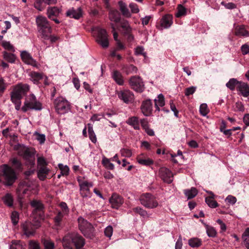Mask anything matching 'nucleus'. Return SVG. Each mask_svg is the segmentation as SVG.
<instances>
[{
    "label": "nucleus",
    "instance_id": "obj_1",
    "mask_svg": "<svg viewBox=\"0 0 249 249\" xmlns=\"http://www.w3.org/2000/svg\"><path fill=\"white\" fill-rule=\"evenodd\" d=\"M30 90V86L27 84L19 83L14 86L10 93L11 101L15 105V109H20L21 99Z\"/></svg>",
    "mask_w": 249,
    "mask_h": 249
},
{
    "label": "nucleus",
    "instance_id": "obj_2",
    "mask_svg": "<svg viewBox=\"0 0 249 249\" xmlns=\"http://www.w3.org/2000/svg\"><path fill=\"white\" fill-rule=\"evenodd\" d=\"M18 178L16 171L7 164L0 165V182L5 186L13 185Z\"/></svg>",
    "mask_w": 249,
    "mask_h": 249
},
{
    "label": "nucleus",
    "instance_id": "obj_3",
    "mask_svg": "<svg viewBox=\"0 0 249 249\" xmlns=\"http://www.w3.org/2000/svg\"><path fill=\"white\" fill-rule=\"evenodd\" d=\"M62 244L64 249H73V246L76 249H83L85 241L78 233L71 232L63 237Z\"/></svg>",
    "mask_w": 249,
    "mask_h": 249
},
{
    "label": "nucleus",
    "instance_id": "obj_4",
    "mask_svg": "<svg viewBox=\"0 0 249 249\" xmlns=\"http://www.w3.org/2000/svg\"><path fill=\"white\" fill-rule=\"evenodd\" d=\"M36 22L41 37L44 40H49L52 29L47 18L45 17L38 16L36 18Z\"/></svg>",
    "mask_w": 249,
    "mask_h": 249
},
{
    "label": "nucleus",
    "instance_id": "obj_5",
    "mask_svg": "<svg viewBox=\"0 0 249 249\" xmlns=\"http://www.w3.org/2000/svg\"><path fill=\"white\" fill-rule=\"evenodd\" d=\"M42 109V104L37 100L34 94H30L25 98L23 106L20 109L26 112L29 110H41Z\"/></svg>",
    "mask_w": 249,
    "mask_h": 249
},
{
    "label": "nucleus",
    "instance_id": "obj_6",
    "mask_svg": "<svg viewBox=\"0 0 249 249\" xmlns=\"http://www.w3.org/2000/svg\"><path fill=\"white\" fill-rule=\"evenodd\" d=\"M141 204L147 209H154L159 206L156 196L150 193L142 194L140 197Z\"/></svg>",
    "mask_w": 249,
    "mask_h": 249
},
{
    "label": "nucleus",
    "instance_id": "obj_7",
    "mask_svg": "<svg viewBox=\"0 0 249 249\" xmlns=\"http://www.w3.org/2000/svg\"><path fill=\"white\" fill-rule=\"evenodd\" d=\"M77 221L78 228L85 237H91L93 235L94 229L89 222L81 216L78 217Z\"/></svg>",
    "mask_w": 249,
    "mask_h": 249
},
{
    "label": "nucleus",
    "instance_id": "obj_8",
    "mask_svg": "<svg viewBox=\"0 0 249 249\" xmlns=\"http://www.w3.org/2000/svg\"><path fill=\"white\" fill-rule=\"evenodd\" d=\"M31 206L34 208L32 212V215L34 219H39L43 220L44 219V213L43 211L44 207L40 201L33 200L30 203Z\"/></svg>",
    "mask_w": 249,
    "mask_h": 249
},
{
    "label": "nucleus",
    "instance_id": "obj_9",
    "mask_svg": "<svg viewBox=\"0 0 249 249\" xmlns=\"http://www.w3.org/2000/svg\"><path fill=\"white\" fill-rule=\"evenodd\" d=\"M41 220L39 219H34L33 223L26 222L22 225L24 234L28 237L33 235L36 229L40 227Z\"/></svg>",
    "mask_w": 249,
    "mask_h": 249
},
{
    "label": "nucleus",
    "instance_id": "obj_10",
    "mask_svg": "<svg viewBox=\"0 0 249 249\" xmlns=\"http://www.w3.org/2000/svg\"><path fill=\"white\" fill-rule=\"evenodd\" d=\"M55 110L59 114H64L70 109L69 102L62 97H59L54 101Z\"/></svg>",
    "mask_w": 249,
    "mask_h": 249
},
{
    "label": "nucleus",
    "instance_id": "obj_11",
    "mask_svg": "<svg viewBox=\"0 0 249 249\" xmlns=\"http://www.w3.org/2000/svg\"><path fill=\"white\" fill-rule=\"evenodd\" d=\"M129 83L131 88L137 92H142L144 90L143 82L139 76H134L131 77Z\"/></svg>",
    "mask_w": 249,
    "mask_h": 249
},
{
    "label": "nucleus",
    "instance_id": "obj_12",
    "mask_svg": "<svg viewBox=\"0 0 249 249\" xmlns=\"http://www.w3.org/2000/svg\"><path fill=\"white\" fill-rule=\"evenodd\" d=\"M96 41L103 48H107L108 46V36L106 30L98 29L97 30Z\"/></svg>",
    "mask_w": 249,
    "mask_h": 249
},
{
    "label": "nucleus",
    "instance_id": "obj_13",
    "mask_svg": "<svg viewBox=\"0 0 249 249\" xmlns=\"http://www.w3.org/2000/svg\"><path fill=\"white\" fill-rule=\"evenodd\" d=\"M34 182V181L30 180L28 178L22 180L18 184L17 188L18 193L19 194H22L23 195L26 194L28 190L33 189Z\"/></svg>",
    "mask_w": 249,
    "mask_h": 249
},
{
    "label": "nucleus",
    "instance_id": "obj_14",
    "mask_svg": "<svg viewBox=\"0 0 249 249\" xmlns=\"http://www.w3.org/2000/svg\"><path fill=\"white\" fill-rule=\"evenodd\" d=\"M159 176L164 182L168 184L171 183L173 180L172 172L166 167H161L160 169Z\"/></svg>",
    "mask_w": 249,
    "mask_h": 249
},
{
    "label": "nucleus",
    "instance_id": "obj_15",
    "mask_svg": "<svg viewBox=\"0 0 249 249\" xmlns=\"http://www.w3.org/2000/svg\"><path fill=\"white\" fill-rule=\"evenodd\" d=\"M22 60L26 64L31 65L36 68H39V64L35 60L31 55L27 51H23L20 53Z\"/></svg>",
    "mask_w": 249,
    "mask_h": 249
},
{
    "label": "nucleus",
    "instance_id": "obj_16",
    "mask_svg": "<svg viewBox=\"0 0 249 249\" xmlns=\"http://www.w3.org/2000/svg\"><path fill=\"white\" fill-rule=\"evenodd\" d=\"M61 12V9L57 7H49L47 10V15L49 18L58 24L59 21L57 17L59 16Z\"/></svg>",
    "mask_w": 249,
    "mask_h": 249
},
{
    "label": "nucleus",
    "instance_id": "obj_17",
    "mask_svg": "<svg viewBox=\"0 0 249 249\" xmlns=\"http://www.w3.org/2000/svg\"><path fill=\"white\" fill-rule=\"evenodd\" d=\"M141 109L144 116H150L152 114L153 110V105L151 101L149 99L143 101L141 106Z\"/></svg>",
    "mask_w": 249,
    "mask_h": 249
},
{
    "label": "nucleus",
    "instance_id": "obj_18",
    "mask_svg": "<svg viewBox=\"0 0 249 249\" xmlns=\"http://www.w3.org/2000/svg\"><path fill=\"white\" fill-rule=\"evenodd\" d=\"M112 207L118 209L124 203L123 198L117 194L114 193L109 198Z\"/></svg>",
    "mask_w": 249,
    "mask_h": 249
},
{
    "label": "nucleus",
    "instance_id": "obj_19",
    "mask_svg": "<svg viewBox=\"0 0 249 249\" xmlns=\"http://www.w3.org/2000/svg\"><path fill=\"white\" fill-rule=\"evenodd\" d=\"M118 97L125 103H129L134 99V95L132 92L128 90H124L118 93Z\"/></svg>",
    "mask_w": 249,
    "mask_h": 249
},
{
    "label": "nucleus",
    "instance_id": "obj_20",
    "mask_svg": "<svg viewBox=\"0 0 249 249\" xmlns=\"http://www.w3.org/2000/svg\"><path fill=\"white\" fill-rule=\"evenodd\" d=\"M137 162L142 165L149 166L153 164V160L144 154H141L137 157Z\"/></svg>",
    "mask_w": 249,
    "mask_h": 249
},
{
    "label": "nucleus",
    "instance_id": "obj_21",
    "mask_svg": "<svg viewBox=\"0 0 249 249\" xmlns=\"http://www.w3.org/2000/svg\"><path fill=\"white\" fill-rule=\"evenodd\" d=\"M30 79L35 84H38L39 81L44 79V74L43 73L32 71L29 73Z\"/></svg>",
    "mask_w": 249,
    "mask_h": 249
},
{
    "label": "nucleus",
    "instance_id": "obj_22",
    "mask_svg": "<svg viewBox=\"0 0 249 249\" xmlns=\"http://www.w3.org/2000/svg\"><path fill=\"white\" fill-rule=\"evenodd\" d=\"M235 34L238 36H249V26H245L244 25L237 26L235 28Z\"/></svg>",
    "mask_w": 249,
    "mask_h": 249
},
{
    "label": "nucleus",
    "instance_id": "obj_23",
    "mask_svg": "<svg viewBox=\"0 0 249 249\" xmlns=\"http://www.w3.org/2000/svg\"><path fill=\"white\" fill-rule=\"evenodd\" d=\"M173 24V17L170 15H166L160 20V26L163 28H168Z\"/></svg>",
    "mask_w": 249,
    "mask_h": 249
},
{
    "label": "nucleus",
    "instance_id": "obj_24",
    "mask_svg": "<svg viewBox=\"0 0 249 249\" xmlns=\"http://www.w3.org/2000/svg\"><path fill=\"white\" fill-rule=\"evenodd\" d=\"M66 15L70 18L78 19L82 17V10L80 8L77 9L72 8L67 12Z\"/></svg>",
    "mask_w": 249,
    "mask_h": 249
},
{
    "label": "nucleus",
    "instance_id": "obj_25",
    "mask_svg": "<svg viewBox=\"0 0 249 249\" xmlns=\"http://www.w3.org/2000/svg\"><path fill=\"white\" fill-rule=\"evenodd\" d=\"M19 155L22 156L24 159L28 160L31 159L34 155L33 151L27 147H23L18 151Z\"/></svg>",
    "mask_w": 249,
    "mask_h": 249
},
{
    "label": "nucleus",
    "instance_id": "obj_26",
    "mask_svg": "<svg viewBox=\"0 0 249 249\" xmlns=\"http://www.w3.org/2000/svg\"><path fill=\"white\" fill-rule=\"evenodd\" d=\"M237 89L243 96L247 97L249 96V87L246 83L240 82Z\"/></svg>",
    "mask_w": 249,
    "mask_h": 249
},
{
    "label": "nucleus",
    "instance_id": "obj_27",
    "mask_svg": "<svg viewBox=\"0 0 249 249\" xmlns=\"http://www.w3.org/2000/svg\"><path fill=\"white\" fill-rule=\"evenodd\" d=\"M9 162L14 168L15 171H21L22 169V164L20 160L17 158H13L10 159Z\"/></svg>",
    "mask_w": 249,
    "mask_h": 249
},
{
    "label": "nucleus",
    "instance_id": "obj_28",
    "mask_svg": "<svg viewBox=\"0 0 249 249\" xmlns=\"http://www.w3.org/2000/svg\"><path fill=\"white\" fill-rule=\"evenodd\" d=\"M49 172V170L46 167V166L38 167L37 175L39 178L42 180H44Z\"/></svg>",
    "mask_w": 249,
    "mask_h": 249
},
{
    "label": "nucleus",
    "instance_id": "obj_29",
    "mask_svg": "<svg viewBox=\"0 0 249 249\" xmlns=\"http://www.w3.org/2000/svg\"><path fill=\"white\" fill-rule=\"evenodd\" d=\"M2 55L3 59L10 63H14L15 62L16 59V56L13 53H8L7 51H3L2 52Z\"/></svg>",
    "mask_w": 249,
    "mask_h": 249
},
{
    "label": "nucleus",
    "instance_id": "obj_30",
    "mask_svg": "<svg viewBox=\"0 0 249 249\" xmlns=\"http://www.w3.org/2000/svg\"><path fill=\"white\" fill-rule=\"evenodd\" d=\"M65 216L67 215L63 214L60 212H58L56 213V215L53 218L55 226L57 227H61L62 226L63 219Z\"/></svg>",
    "mask_w": 249,
    "mask_h": 249
},
{
    "label": "nucleus",
    "instance_id": "obj_31",
    "mask_svg": "<svg viewBox=\"0 0 249 249\" xmlns=\"http://www.w3.org/2000/svg\"><path fill=\"white\" fill-rule=\"evenodd\" d=\"M120 14L117 10H111L109 13V18L110 20L115 22H118L120 20Z\"/></svg>",
    "mask_w": 249,
    "mask_h": 249
},
{
    "label": "nucleus",
    "instance_id": "obj_32",
    "mask_svg": "<svg viewBox=\"0 0 249 249\" xmlns=\"http://www.w3.org/2000/svg\"><path fill=\"white\" fill-rule=\"evenodd\" d=\"M2 200L4 204L8 207H12L13 206L14 199L13 196L11 194H6L2 197Z\"/></svg>",
    "mask_w": 249,
    "mask_h": 249
},
{
    "label": "nucleus",
    "instance_id": "obj_33",
    "mask_svg": "<svg viewBox=\"0 0 249 249\" xmlns=\"http://www.w3.org/2000/svg\"><path fill=\"white\" fill-rule=\"evenodd\" d=\"M118 4L120 7V10L121 11L123 15L126 18L130 17L131 14L127 8L125 3L122 1H120L118 2Z\"/></svg>",
    "mask_w": 249,
    "mask_h": 249
},
{
    "label": "nucleus",
    "instance_id": "obj_34",
    "mask_svg": "<svg viewBox=\"0 0 249 249\" xmlns=\"http://www.w3.org/2000/svg\"><path fill=\"white\" fill-rule=\"evenodd\" d=\"M158 99H155L154 100L155 102V107L156 108V110L160 111V107H163L164 106L165 102H164V96L162 94H160L158 96Z\"/></svg>",
    "mask_w": 249,
    "mask_h": 249
},
{
    "label": "nucleus",
    "instance_id": "obj_35",
    "mask_svg": "<svg viewBox=\"0 0 249 249\" xmlns=\"http://www.w3.org/2000/svg\"><path fill=\"white\" fill-rule=\"evenodd\" d=\"M112 76L115 82L119 85H122L124 84V79L121 73L117 71H114L112 72Z\"/></svg>",
    "mask_w": 249,
    "mask_h": 249
},
{
    "label": "nucleus",
    "instance_id": "obj_36",
    "mask_svg": "<svg viewBox=\"0 0 249 249\" xmlns=\"http://www.w3.org/2000/svg\"><path fill=\"white\" fill-rule=\"evenodd\" d=\"M126 123L132 126L135 129L138 130L140 128L139 120L136 117L129 118L127 120Z\"/></svg>",
    "mask_w": 249,
    "mask_h": 249
},
{
    "label": "nucleus",
    "instance_id": "obj_37",
    "mask_svg": "<svg viewBox=\"0 0 249 249\" xmlns=\"http://www.w3.org/2000/svg\"><path fill=\"white\" fill-rule=\"evenodd\" d=\"M188 244L192 248H198L202 245V241L198 238L193 237L188 240Z\"/></svg>",
    "mask_w": 249,
    "mask_h": 249
},
{
    "label": "nucleus",
    "instance_id": "obj_38",
    "mask_svg": "<svg viewBox=\"0 0 249 249\" xmlns=\"http://www.w3.org/2000/svg\"><path fill=\"white\" fill-rule=\"evenodd\" d=\"M123 70L126 74L136 73L138 71L137 67L133 65H125L123 67Z\"/></svg>",
    "mask_w": 249,
    "mask_h": 249
},
{
    "label": "nucleus",
    "instance_id": "obj_39",
    "mask_svg": "<svg viewBox=\"0 0 249 249\" xmlns=\"http://www.w3.org/2000/svg\"><path fill=\"white\" fill-rule=\"evenodd\" d=\"M184 193L188 199H191L196 196L198 192L196 188L192 187L191 189L185 190Z\"/></svg>",
    "mask_w": 249,
    "mask_h": 249
},
{
    "label": "nucleus",
    "instance_id": "obj_40",
    "mask_svg": "<svg viewBox=\"0 0 249 249\" xmlns=\"http://www.w3.org/2000/svg\"><path fill=\"white\" fill-rule=\"evenodd\" d=\"M243 244L249 249V228L246 229L242 235Z\"/></svg>",
    "mask_w": 249,
    "mask_h": 249
},
{
    "label": "nucleus",
    "instance_id": "obj_41",
    "mask_svg": "<svg viewBox=\"0 0 249 249\" xmlns=\"http://www.w3.org/2000/svg\"><path fill=\"white\" fill-rule=\"evenodd\" d=\"M134 212L138 213L143 218H147L150 216L147 211L140 207H137L133 209Z\"/></svg>",
    "mask_w": 249,
    "mask_h": 249
},
{
    "label": "nucleus",
    "instance_id": "obj_42",
    "mask_svg": "<svg viewBox=\"0 0 249 249\" xmlns=\"http://www.w3.org/2000/svg\"><path fill=\"white\" fill-rule=\"evenodd\" d=\"M88 125L89 138L92 142L95 143L97 141V139L96 135L93 131L92 125L89 124Z\"/></svg>",
    "mask_w": 249,
    "mask_h": 249
},
{
    "label": "nucleus",
    "instance_id": "obj_43",
    "mask_svg": "<svg viewBox=\"0 0 249 249\" xmlns=\"http://www.w3.org/2000/svg\"><path fill=\"white\" fill-rule=\"evenodd\" d=\"M45 4L43 0H35L34 6L38 11H42L45 8Z\"/></svg>",
    "mask_w": 249,
    "mask_h": 249
},
{
    "label": "nucleus",
    "instance_id": "obj_44",
    "mask_svg": "<svg viewBox=\"0 0 249 249\" xmlns=\"http://www.w3.org/2000/svg\"><path fill=\"white\" fill-rule=\"evenodd\" d=\"M121 25L124 34L131 33V28L130 27L128 21L126 20L122 21L121 23Z\"/></svg>",
    "mask_w": 249,
    "mask_h": 249
},
{
    "label": "nucleus",
    "instance_id": "obj_45",
    "mask_svg": "<svg viewBox=\"0 0 249 249\" xmlns=\"http://www.w3.org/2000/svg\"><path fill=\"white\" fill-rule=\"evenodd\" d=\"M25 248L21 244L19 240H13L10 246V249H24Z\"/></svg>",
    "mask_w": 249,
    "mask_h": 249
},
{
    "label": "nucleus",
    "instance_id": "obj_46",
    "mask_svg": "<svg viewBox=\"0 0 249 249\" xmlns=\"http://www.w3.org/2000/svg\"><path fill=\"white\" fill-rule=\"evenodd\" d=\"M1 45L4 49L9 52L14 53L15 51L14 47L9 41H3L1 42Z\"/></svg>",
    "mask_w": 249,
    "mask_h": 249
},
{
    "label": "nucleus",
    "instance_id": "obj_47",
    "mask_svg": "<svg viewBox=\"0 0 249 249\" xmlns=\"http://www.w3.org/2000/svg\"><path fill=\"white\" fill-rule=\"evenodd\" d=\"M79 186L81 191L89 192V187H91L92 184L87 181H84L82 182H79Z\"/></svg>",
    "mask_w": 249,
    "mask_h": 249
},
{
    "label": "nucleus",
    "instance_id": "obj_48",
    "mask_svg": "<svg viewBox=\"0 0 249 249\" xmlns=\"http://www.w3.org/2000/svg\"><path fill=\"white\" fill-rule=\"evenodd\" d=\"M239 83L236 79L231 78L226 84V86L231 90H233L235 89V86L237 85H238Z\"/></svg>",
    "mask_w": 249,
    "mask_h": 249
},
{
    "label": "nucleus",
    "instance_id": "obj_49",
    "mask_svg": "<svg viewBox=\"0 0 249 249\" xmlns=\"http://www.w3.org/2000/svg\"><path fill=\"white\" fill-rule=\"evenodd\" d=\"M214 198L212 197H206L205 198V202L208 204V205L212 208H215L217 207L218 206V203L215 200H214L213 199Z\"/></svg>",
    "mask_w": 249,
    "mask_h": 249
},
{
    "label": "nucleus",
    "instance_id": "obj_50",
    "mask_svg": "<svg viewBox=\"0 0 249 249\" xmlns=\"http://www.w3.org/2000/svg\"><path fill=\"white\" fill-rule=\"evenodd\" d=\"M178 12L176 16L177 18H179L182 16H184L186 14V9L182 5L179 4L178 7Z\"/></svg>",
    "mask_w": 249,
    "mask_h": 249
},
{
    "label": "nucleus",
    "instance_id": "obj_51",
    "mask_svg": "<svg viewBox=\"0 0 249 249\" xmlns=\"http://www.w3.org/2000/svg\"><path fill=\"white\" fill-rule=\"evenodd\" d=\"M8 84L2 78H0V97H1L6 89Z\"/></svg>",
    "mask_w": 249,
    "mask_h": 249
},
{
    "label": "nucleus",
    "instance_id": "obj_52",
    "mask_svg": "<svg viewBox=\"0 0 249 249\" xmlns=\"http://www.w3.org/2000/svg\"><path fill=\"white\" fill-rule=\"evenodd\" d=\"M59 206L61 207V210L59 211V212H60L63 214L68 215L70 212V210L68 207L67 204L64 202H62L60 203Z\"/></svg>",
    "mask_w": 249,
    "mask_h": 249
},
{
    "label": "nucleus",
    "instance_id": "obj_53",
    "mask_svg": "<svg viewBox=\"0 0 249 249\" xmlns=\"http://www.w3.org/2000/svg\"><path fill=\"white\" fill-rule=\"evenodd\" d=\"M206 231L208 236L211 237H215L217 233L213 227L208 225L206 226Z\"/></svg>",
    "mask_w": 249,
    "mask_h": 249
},
{
    "label": "nucleus",
    "instance_id": "obj_54",
    "mask_svg": "<svg viewBox=\"0 0 249 249\" xmlns=\"http://www.w3.org/2000/svg\"><path fill=\"white\" fill-rule=\"evenodd\" d=\"M43 243V245L44 246L45 249H54V244L51 240L45 239V240H44Z\"/></svg>",
    "mask_w": 249,
    "mask_h": 249
},
{
    "label": "nucleus",
    "instance_id": "obj_55",
    "mask_svg": "<svg viewBox=\"0 0 249 249\" xmlns=\"http://www.w3.org/2000/svg\"><path fill=\"white\" fill-rule=\"evenodd\" d=\"M209 109L206 104H202L200 106L199 112L203 116H206L209 112Z\"/></svg>",
    "mask_w": 249,
    "mask_h": 249
},
{
    "label": "nucleus",
    "instance_id": "obj_56",
    "mask_svg": "<svg viewBox=\"0 0 249 249\" xmlns=\"http://www.w3.org/2000/svg\"><path fill=\"white\" fill-rule=\"evenodd\" d=\"M102 163L103 165L108 169L113 170L114 168L113 164L111 163L107 158H104L102 160Z\"/></svg>",
    "mask_w": 249,
    "mask_h": 249
},
{
    "label": "nucleus",
    "instance_id": "obj_57",
    "mask_svg": "<svg viewBox=\"0 0 249 249\" xmlns=\"http://www.w3.org/2000/svg\"><path fill=\"white\" fill-rule=\"evenodd\" d=\"M11 219L13 224L14 225H16L18 222L19 220L18 213L16 211L12 212L11 215Z\"/></svg>",
    "mask_w": 249,
    "mask_h": 249
},
{
    "label": "nucleus",
    "instance_id": "obj_58",
    "mask_svg": "<svg viewBox=\"0 0 249 249\" xmlns=\"http://www.w3.org/2000/svg\"><path fill=\"white\" fill-rule=\"evenodd\" d=\"M34 135L36 136V140L39 142L40 144H43L44 143L46 140L45 135L44 134H39L37 132H36Z\"/></svg>",
    "mask_w": 249,
    "mask_h": 249
},
{
    "label": "nucleus",
    "instance_id": "obj_59",
    "mask_svg": "<svg viewBox=\"0 0 249 249\" xmlns=\"http://www.w3.org/2000/svg\"><path fill=\"white\" fill-rule=\"evenodd\" d=\"M120 153L123 157L129 158L132 156V152L128 149L123 148L120 150Z\"/></svg>",
    "mask_w": 249,
    "mask_h": 249
},
{
    "label": "nucleus",
    "instance_id": "obj_60",
    "mask_svg": "<svg viewBox=\"0 0 249 249\" xmlns=\"http://www.w3.org/2000/svg\"><path fill=\"white\" fill-rule=\"evenodd\" d=\"M104 233L106 236L110 238L113 233L112 227L110 225L107 227L105 229Z\"/></svg>",
    "mask_w": 249,
    "mask_h": 249
},
{
    "label": "nucleus",
    "instance_id": "obj_61",
    "mask_svg": "<svg viewBox=\"0 0 249 249\" xmlns=\"http://www.w3.org/2000/svg\"><path fill=\"white\" fill-rule=\"evenodd\" d=\"M58 167L61 170L62 175H67L69 172V168L67 165H63L62 164L60 163L58 164Z\"/></svg>",
    "mask_w": 249,
    "mask_h": 249
},
{
    "label": "nucleus",
    "instance_id": "obj_62",
    "mask_svg": "<svg viewBox=\"0 0 249 249\" xmlns=\"http://www.w3.org/2000/svg\"><path fill=\"white\" fill-rule=\"evenodd\" d=\"M29 249H40V248L37 242L35 241H31L29 244Z\"/></svg>",
    "mask_w": 249,
    "mask_h": 249
},
{
    "label": "nucleus",
    "instance_id": "obj_63",
    "mask_svg": "<svg viewBox=\"0 0 249 249\" xmlns=\"http://www.w3.org/2000/svg\"><path fill=\"white\" fill-rule=\"evenodd\" d=\"M196 87L191 86L185 89V94L186 96H188L193 94L196 91Z\"/></svg>",
    "mask_w": 249,
    "mask_h": 249
},
{
    "label": "nucleus",
    "instance_id": "obj_64",
    "mask_svg": "<svg viewBox=\"0 0 249 249\" xmlns=\"http://www.w3.org/2000/svg\"><path fill=\"white\" fill-rule=\"evenodd\" d=\"M131 9V12L133 13H138L139 12V9L137 4L134 3H131L129 5Z\"/></svg>",
    "mask_w": 249,
    "mask_h": 249
}]
</instances>
